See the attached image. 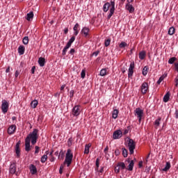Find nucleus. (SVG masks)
Wrapping results in <instances>:
<instances>
[{"mask_svg":"<svg viewBox=\"0 0 178 178\" xmlns=\"http://www.w3.org/2000/svg\"><path fill=\"white\" fill-rule=\"evenodd\" d=\"M145 55H146L145 51H140L139 53V59H140V60H143V59H145Z\"/></svg>","mask_w":178,"mask_h":178,"instance_id":"nucleus-25","label":"nucleus"},{"mask_svg":"<svg viewBox=\"0 0 178 178\" xmlns=\"http://www.w3.org/2000/svg\"><path fill=\"white\" fill-rule=\"evenodd\" d=\"M177 86H178V79L176 78L175 79V86L177 87Z\"/></svg>","mask_w":178,"mask_h":178,"instance_id":"nucleus-64","label":"nucleus"},{"mask_svg":"<svg viewBox=\"0 0 178 178\" xmlns=\"http://www.w3.org/2000/svg\"><path fill=\"white\" fill-rule=\"evenodd\" d=\"M165 79V76H161L159 77V80L157 81V84H161L162 81H163V79Z\"/></svg>","mask_w":178,"mask_h":178,"instance_id":"nucleus-44","label":"nucleus"},{"mask_svg":"<svg viewBox=\"0 0 178 178\" xmlns=\"http://www.w3.org/2000/svg\"><path fill=\"white\" fill-rule=\"evenodd\" d=\"M170 169V162H166V165L164 168H163V172H168Z\"/></svg>","mask_w":178,"mask_h":178,"instance_id":"nucleus-29","label":"nucleus"},{"mask_svg":"<svg viewBox=\"0 0 178 178\" xmlns=\"http://www.w3.org/2000/svg\"><path fill=\"white\" fill-rule=\"evenodd\" d=\"M134 73V61L131 62L128 70V77H131Z\"/></svg>","mask_w":178,"mask_h":178,"instance_id":"nucleus-9","label":"nucleus"},{"mask_svg":"<svg viewBox=\"0 0 178 178\" xmlns=\"http://www.w3.org/2000/svg\"><path fill=\"white\" fill-rule=\"evenodd\" d=\"M67 33H69V29L66 28L64 30V34H67Z\"/></svg>","mask_w":178,"mask_h":178,"instance_id":"nucleus-60","label":"nucleus"},{"mask_svg":"<svg viewBox=\"0 0 178 178\" xmlns=\"http://www.w3.org/2000/svg\"><path fill=\"white\" fill-rule=\"evenodd\" d=\"M91 147V144L86 145L84 154H90V147Z\"/></svg>","mask_w":178,"mask_h":178,"instance_id":"nucleus-32","label":"nucleus"},{"mask_svg":"<svg viewBox=\"0 0 178 178\" xmlns=\"http://www.w3.org/2000/svg\"><path fill=\"white\" fill-rule=\"evenodd\" d=\"M38 62L41 67L45 66V58L40 57Z\"/></svg>","mask_w":178,"mask_h":178,"instance_id":"nucleus-17","label":"nucleus"},{"mask_svg":"<svg viewBox=\"0 0 178 178\" xmlns=\"http://www.w3.org/2000/svg\"><path fill=\"white\" fill-rule=\"evenodd\" d=\"M138 168H143V161H139V163H138Z\"/></svg>","mask_w":178,"mask_h":178,"instance_id":"nucleus-56","label":"nucleus"},{"mask_svg":"<svg viewBox=\"0 0 178 178\" xmlns=\"http://www.w3.org/2000/svg\"><path fill=\"white\" fill-rule=\"evenodd\" d=\"M135 115L137 116L139 123H141V119H143V116L144 115V111L140 108H136L135 110Z\"/></svg>","mask_w":178,"mask_h":178,"instance_id":"nucleus-4","label":"nucleus"},{"mask_svg":"<svg viewBox=\"0 0 178 178\" xmlns=\"http://www.w3.org/2000/svg\"><path fill=\"white\" fill-rule=\"evenodd\" d=\"M63 167L62 165H60V170H59V173H60V175H62V173H63Z\"/></svg>","mask_w":178,"mask_h":178,"instance_id":"nucleus-55","label":"nucleus"},{"mask_svg":"<svg viewBox=\"0 0 178 178\" xmlns=\"http://www.w3.org/2000/svg\"><path fill=\"white\" fill-rule=\"evenodd\" d=\"M115 154L116 156H119V155H120V151H119L118 149H115Z\"/></svg>","mask_w":178,"mask_h":178,"instance_id":"nucleus-50","label":"nucleus"},{"mask_svg":"<svg viewBox=\"0 0 178 178\" xmlns=\"http://www.w3.org/2000/svg\"><path fill=\"white\" fill-rule=\"evenodd\" d=\"M1 111L3 113H7L8 111H9V102H8V101H6V99H3L2 101Z\"/></svg>","mask_w":178,"mask_h":178,"instance_id":"nucleus-5","label":"nucleus"},{"mask_svg":"<svg viewBox=\"0 0 178 178\" xmlns=\"http://www.w3.org/2000/svg\"><path fill=\"white\" fill-rule=\"evenodd\" d=\"M128 147L129 149V154L133 155V154H134V149H136V143L133 139H129L128 140Z\"/></svg>","mask_w":178,"mask_h":178,"instance_id":"nucleus-3","label":"nucleus"},{"mask_svg":"<svg viewBox=\"0 0 178 178\" xmlns=\"http://www.w3.org/2000/svg\"><path fill=\"white\" fill-rule=\"evenodd\" d=\"M38 105V100H33L31 102V108H33V109H35V108H37V106Z\"/></svg>","mask_w":178,"mask_h":178,"instance_id":"nucleus-26","label":"nucleus"},{"mask_svg":"<svg viewBox=\"0 0 178 178\" xmlns=\"http://www.w3.org/2000/svg\"><path fill=\"white\" fill-rule=\"evenodd\" d=\"M74 95V90H70V98H73Z\"/></svg>","mask_w":178,"mask_h":178,"instance_id":"nucleus-47","label":"nucleus"},{"mask_svg":"<svg viewBox=\"0 0 178 178\" xmlns=\"http://www.w3.org/2000/svg\"><path fill=\"white\" fill-rule=\"evenodd\" d=\"M127 162H128L129 165L127 170H129V172H131L133 170V168H134V161L131 160L130 161V159H127Z\"/></svg>","mask_w":178,"mask_h":178,"instance_id":"nucleus-13","label":"nucleus"},{"mask_svg":"<svg viewBox=\"0 0 178 178\" xmlns=\"http://www.w3.org/2000/svg\"><path fill=\"white\" fill-rule=\"evenodd\" d=\"M119 115V110L114 109L112 113L113 119H118V115Z\"/></svg>","mask_w":178,"mask_h":178,"instance_id":"nucleus-23","label":"nucleus"},{"mask_svg":"<svg viewBox=\"0 0 178 178\" xmlns=\"http://www.w3.org/2000/svg\"><path fill=\"white\" fill-rule=\"evenodd\" d=\"M127 45V43H126V42H122L120 44H119V47L120 48H126V46Z\"/></svg>","mask_w":178,"mask_h":178,"instance_id":"nucleus-41","label":"nucleus"},{"mask_svg":"<svg viewBox=\"0 0 178 178\" xmlns=\"http://www.w3.org/2000/svg\"><path fill=\"white\" fill-rule=\"evenodd\" d=\"M38 139V129H34L25 138V151L30 152L31 147L30 146V141L32 145H35L37 143Z\"/></svg>","mask_w":178,"mask_h":178,"instance_id":"nucleus-1","label":"nucleus"},{"mask_svg":"<svg viewBox=\"0 0 178 178\" xmlns=\"http://www.w3.org/2000/svg\"><path fill=\"white\" fill-rule=\"evenodd\" d=\"M50 162H54L55 161V157L54 156H51Z\"/></svg>","mask_w":178,"mask_h":178,"instance_id":"nucleus-59","label":"nucleus"},{"mask_svg":"<svg viewBox=\"0 0 178 178\" xmlns=\"http://www.w3.org/2000/svg\"><path fill=\"white\" fill-rule=\"evenodd\" d=\"M110 8V11L109 14L107 16L108 20H109L112 16H113V13H115V1H111V3L106 2L104 3L103 6V10L104 12L106 13L108 10H109Z\"/></svg>","mask_w":178,"mask_h":178,"instance_id":"nucleus-2","label":"nucleus"},{"mask_svg":"<svg viewBox=\"0 0 178 178\" xmlns=\"http://www.w3.org/2000/svg\"><path fill=\"white\" fill-rule=\"evenodd\" d=\"M19 74H20V72H19L17 70L15 71V77H19Z\"/></svg>","mask_w":178,"mask_h":178,"instance_id":"nucleus-58","label":"nucleus"},{"mask_svg":"<svg viewBox=\"0 0 178 178\" xmlns=\"http://www.w3.org/2000/svg\"><path fill=\"white\" fill-rule=\"evenodd\" d=\"M175 31H176V29H175V27L171 26V27L169 29V30H168V34L169 35H173V34H175Z\"/></svg>","mask_w":178,"mask_h":178,"instance_id":"nucleus-28","label":"nucleus"},{"mask_svg":"<svg viewBox=\"0 0 178 178\" xmlns=\"http://www.w3.org/2000/svg\"><path fill=\"white\" fill-rule=\"evenodd\" d=\"M80 106L79 105H76L75 106L73 109H72V115L74 116H79V115H80Z\"/></svg>","mask_w":178,"mask_h":178,"instance_id":"nucleus-11","label":"nucleus"},{"mask_svg":"<svg viewBox=\"0 0 178 178\" xmlns=\"http://www.w3.org/2000/svg\"><path fill=\"white\" fill-rule=\"evenodd\" d=\"M64 157H65V152H63V150L61 149L58 154V159H63Z\"/></svg>","mask_w":178,"mask_h":178,"instance_id":"nucleus-37","label":"nucleus"},{"mask_svg":"<svg viewBox=\"0 0 178 178\" xmlns=\"http://www.w3.org/2000/svg\"><path fill=\"white\" fill-rule=\"evenodd\" d=\"M108 149H109V147L108 146H106V148H104V153L105 154H108Z\"/></svg>","mask_w":178,"mask_h":178,"instance_id":"nucleus-57","label":"nucleus"},{"mask_svg":"<svg viewBox=\"0 0 178 178\" xmlns=\"http://www.w3.org/2000/svg\"><path fill=\"white\" fill-rule=\"evenodd\" d=\"M96 167L97 169H98V168H99V158H97L96 159Z\"/></svg>","mask_w":178,"mask_h":178,"instance_id":"nucleus-49","label":"nucleus"},{"mask_svg":"<svg viewBox=\"0 0 178 178\" xmlns=\"http://www.w3.org/2000/svg\"><path fill=\"white\" fill-rule=\"evenodd\" d=\"M80 28V25L79 24V23H76L74 28H73V30H74V35H78L79 34V29Z\"/></svg>","mask_w":178,"mask_h":178,"instance_id":"nucleus-18","label":"nucleus"},{"mask_svg":"<svg viewBox=\"0 0 178 178\" xmlns=\"http://www.w3.org/2000/svg\"><path fill=\"white\" fill-rule=\"evenodd\" d=\"M35 73V66H33L31 68V74H34Z\"/></svg>","mask_w":178,"mask_h":178,"instance_id":"nucleus-51","label":"nucleus"},{"mask_svg":"<svg viewBox=\"0 0 178 178\" xmlns=\"http://www.w3.org/2000/svg\"><path fill=\"white\" fill-rule=\"evenodd\" d=\"M24 51H25L24 46L20 45L18 47V53L19 54V55H24Z\"/></svg>","mask_w":178,"mask_h":178,"instance_id":"nucleus-22","label":"nucleus"},{"mask_svg":"<svg viewBox=\"0 0 178 178\" xmlns=\"http://www.w3.org/2000/svg\"><path fill=\"white\" fill-rule=\"evenodd\" d=\"M126 70H127V69L126 67L122 68V73H126Z\"/></svg>","mask_w":178,"mask_h":178,"instance_id":"nucleus-62","label":"nucleus"},{"mask_svg":"<svg viewBox=\"0 0 178 178\" xmlns=\"http://www.w3.org/2000/svg\"><path fill=\"white\" fill-rule=\"evenodd\" d=\"M115 172L118 175V173H120V167L117 164V166L115 167Z\"/></svg>","mask_w":178,"mask_h":178,"instance_id":"nucleus-42","label":"nucleus"},{"mask_svg":"<svg viewBox=\"0 0 178 178\" xmlns=\"http://www.w3.org/2000/svg\"><path fill=\"white\" fill-rule=\"evenodd\" d=\"M16 162H14L10 165L9 172L10 175H15L16 174Z\"/></svg>","mask_w":178,"mask_h":178,"instance_id":"nucleus-10","label":"nucleus"},{"mask_svg":"<svg viewBox=\"0 0 178 178\" xmlns=\"http://www.w3.org/2000/svg\"><path fill=\"white\" fill-rule=\"evenodd\" d=\"M117 165H118L120 169L122 170L126 169V164L124 162H119Z\"/></svg>","mask_w":178,"mask_h":178,"instance_id":"nucleus-30","label":"nucleus"},{"mask_svg":"<svg viewBox=\"0 0 178 178\" xmlns=\"http://www.w3.org/2000/svg\"><path fill=\"white\" fill-rule=\"evenodd\" d=\"M73 140H72V138H70L67 140V144L69 145V147L72 146Z\"/></svg>","mask_w":178,"mask_h":178,"instance_id":"nucleus-46","label":"nucleus"},{"mask_svg":"<svg viewBox=\"0 0 178 178\" xmlns=\"http://www.w3.org/2000/svg\"><path fill=\"white\" fill-rule=\"evenodd\" d=\"M176 60H177V58L176 57H172V58H170L169 60H168V63L170 65H173V63H175V62H176Z\"/></svg>","mask_w":178,"mask_h":178,"instance_id":"nucleus-34","label":"nucleus"},{"mask_svg":"<svg viewBox=\"0 0 178 178\" xmlns=\"http://www.w3.org/2000/svg\"><path fill=\"white\" fill-rule=\"evenodd\" d=\"M106 75V69H102L100 71V76H104Z\"/></svg>","mask_w":178,"mask_h":178,"instance_id":"nucleus-40","label":"nucleus"},{"mask_svg":"<svg viewBox=\"0 0 178 178\" xmlns=\"http://www.w3.org/2000/svg\"><path fill=\"white\" fill-rule=\"evenodd\" d=\"M81 34L85 38H90V29L88 27H83L81 31Z\"/></svg>","mask_w":178,"mask_h":178,"instance_id":"nucleus-6","label":"nucleus"},{"mask_svg":"<svg viewBox=\"0 0 178 178\" xmlns=\"http://www.w3.org/2000/svg\"><path fill=\"white\" fill-rule=\"evenodd\" d=\"M15 152L17 156L19 158L20 156V140L15 145Z\"/></svg>","mask_w":178,"mask_h":178,"instance_id":"nucleus-14","label":"nucleus"},{"mask_svg":"<svg viewBox=\"0 0 178 178\" xmlns=\"http://www.w3.org/2000/svg\"><path fill=\"white\" fill-rule=\"evenodd\" d=\"M29 170H30L31 175H36L37 167H35V165H34L33 164H31L29 166Z\"/></svg>","mask_w":178,"mask_h":178,"instance_id":"nucleus-15","label":"nucleus"},{"mask_svg":"<svg viewBox=\"0 0 178 178\" xmlns=\"http://www.w3.org/2000/svg\"><path fill=\"white\" fill-rule=\"evenodd\" d=\"M22 42L24 45H27L29 44V36H25L22 40Z\"/></svg>","mask_w":178,"mask_h":178,"instance_id":"nucleus-38","label":"nucleus"},{"mask_svg":"<svg viewBox=\"0 0 178 178\" xmlns=\"http://www.w3.org/2000/svg\"><path fill=\"white\" fill-rule=\"evenodd\" d=\"M74 40H76V37L72 36L68 41V42L67 43V45L72 47V44H73V42H74Z\"/></svg>","mask_w":178,"mask_h":178,"instance_id":"nucleus-31","label":"nucleus"},{"mask_svg":"<svg viewBox=\"0 0 178 178\" xmlns=\"http://www.w3.org/2000/svg\"><path fill=\"white\" fill-rule=\"evenodd\" d=\"M122 155H123L124 158H127V155H128L127 149H126V148L123 147L122 149Z\"/></svg>","mask_w":178,"mask_h":178,"instance_id":"nucleus-39","label":"nucleus"},{"mask_svg":"<svg viewBox=\"0 0 178 178\" xmlns=\"http://www.w3.org/2000/svg\"><path fill=\"white\" fill-rule=\"evenodd\" d=\"M162 120V118L159 117L158 119H156L154 121V127L155 129H158L159 127V125L161 124V121Z\"/></svg>","mask_w":178,"mask_h":178,"instance_id":"nucleus-20","label":"nucleus"},{"mask_svg":"<svg viewBox=\"0 0 178 178\" xmlns=\"http://www.w3.org/2000/svg\"><path fill=\"white\" fill-rule=\"evenodd\" d=\"M129 133V129H124L123 134L125 136V134H127Z\"/></svg>","mask_w":178,"mask_h":178,"instance_id":"nucleus-61","label":"nucleus"},{"mask_svg":"<svg viewBox=\"0 0 178 178\" xmlns=\"http://www.w3.org/2000/svg\"><path fill=\"white\" fill-rule=\"evenodd\" d=\"M175 71L178 72V62L175 63Z\"/></svg>","mask_w":178,"mask_h":178,"instance_id":"nucleus-54","label":"nucleus"},{"mask_svg":"<svg viewBox=\"0 0 178 178\" xmlns=\"http://www.w3.org/2000/svg\"><path fill=\"white\" fill-rule=\"evenodd\" d=\"M105 47H109L111 45V39H107L104 42Z\"/></svg>","mask_w":178,"mask_h":178,"instance_id":"nucleus-43","label":"nucleus"},{"mask_svg":"<svg viewBox=\"0 0 178 178\" xmlns=\"http://www.w3.org/2000/svg\"><path fill=\"white\" fill-rule=\"evenodd\" d=\"M72 161H73V159L65 157L64 163H66L67 166L69 168V166L72 165Z\"/></svg>","mask_w":178,"mask_h":178,"instance_id":"nucleus-21","label":"nucleus"},{"mask_svg":"<svg viewBox=\"0 0 178 178\" xmlns=\"http://www.w3.org/2000/svg\"><path fill=\"white\" fill-rule=\"evenodd\" d=\"M81 79H84L86 77V70H83L81 72Z\"/></svg>","mask_w":178,"mask_h":178,"instance_id":"nucleus-45","label":"nucleus"},{"mask_svg":"<svg viewBox=\"0 0 178 178\" xmlns=\"http://www.w3.org/2000/svg\"><path fill=\"white\" fill-rule=\"evenodd\" d=\"M15 133H16V126L15 124H12L8 129V134L12 136V134H15Z\"/></svg>","mask_w":178,"mask_h":178,"instance_id":"nucleus-12","label":"nucleus"},{"mask_svg":"<svg viewBox=\"0 0 178 178\" xmlns=\"http://www.w3.org/2000/svg\"><path fill=\"white\" fill-rule=\"evenodd\" d=\"M33 17H34V13H33V11H31L26 15V20H28V22H31V20H33Z\"/></svg>","mask_w":178,"mask_h":178,"instance_id":"nucleus-19","label":"nucleus"},{"mask_svg":"<svg viewBox=\"0 0 178 178\" xmlns=\"http://www.w3.org/2000/svg\"><path fill=\"white\" fill-rule=\"evenodd\" d=\"M74 52H76V51L74 50V49H71L70 51V54L71 55H74Z\"/></svg>","mask_w":178,"mask_h":178,"instance_id":"nucleus-53","label":"nucleus"},{"mask_svg":"<svg viewBox=\"0 0 178 178\" xmlns=\"http://www.w3.org/2000/svg\"><path fill=\"white\" fill-rule=\"evenodd\" d=\"M170 99V93L167 92L163 97V102H168Z\"/></svg>","mask_w":178,"mask_h":178,"instance_id":"nucleus-27","label":"nucleus"},{"mask_svg":"<svg viewBox=\"0 0 178 178\" xmlns=\"http://www.w3.org/2000/svg\"><path fill=\"white\" fill-rule=\"evenodd\" d=\"M122 136H123V133L120 129H118L113 132V138L114 140H118L119 138H122Z\"/></svg>","mask_w":178,"mask_h":178,"instance_id":"nucleus-7","label":"nucleus"},{"mask_svg":"<svg viewBox=\"0 0 178 178\" xmlns=\"http://www.w3.org/2000/svg\"><path fill=\"white\" fill-rule=\"evenodd\" d=\"M69 48H70V46L66 44L64 49H63L62 54L63 56L66 55V53L67 52V49H69Z\"/></svg>","mask_w":178,"mask_h":178,"instance_id":"nucleus-36","label":"nucleus"},{"mask_svg":"<svg viewBox=\"0 0 178 178\" xmlns=\"http://www.w3.org/2000/svg\"><path fill=\"white\" fill-rule=\"evenodd\" d=\"M99 54V51H96L92 53L93 56H98V54Z\"/></svg>","mask_w":178,"mask_h":178,"instance_id":"nucleus-52","label":"nucleus"},{"mask_svg":"<svg viewBox=\"0 0 178 178\" xmlns=\"http://www.w3.org/2000/svg\"><path fill=\"white\" fill-rule=\"evenodd\" d=\"M125 8H126L127 10H128V12H129V13H133L134 12V8L133 7V5H131L130 3H127L125 6Z\"/></svg>","mask_w":178,"mask_h":178,"instance_id":"nucleus-16","label":"nucleus"},{"mask_svg":"<svg viewBox=\"0 0 178 178\" xmlns=\"http://www.w3.org/2000/svg\"><path fill=\"white\" fill-rule=\"evenodd\" d=\"M65 158H71L73 159V153H72V149H67Z\"/></svg>","mask_w":178,"mask_h":178,"instance_id":"nucleus-24","label":"nucleus"},{"mask_svg":"<svg viewBox=\"0 0 178 178\" xmlns=\"http://www.w3.org/2000/svg\"><path fill=\"white\" fill-rule=\"evenodd\" d=\"M140 90L143 95L147 94V92L148 91V83L144 82L142 83Z\"/></svg>","mask_w":178,"mask_h":178,"instance_id":"nucleus-8","label":"nucleus"},{"mask_svg":"<svg viewBox=\"0 0 178 178\" xmlns=\"http://www.w3.org/2000/svg\"><path fill=\"white\" fill-rule=\"evenodd\" d=\"M175 118L178 119V110L175 111Z\"/></svg>","mask_w":178,"mask_h":178,"instance_id":"nucleus-63","label":"nucleus"},{"mask_svg":"<svg viewBox=\"0 0 178 178\" xmlns=\"http://www.w3.org/2000/svg\"><path fill=\"white\" fill-rule=\"evenodd\" d=\"M35 154H38V152H40V147L35 146Z\"/></svg>","mask_w":178,"mask_h":178,"instance_id":"nucleus-48","label":"nucleus"},{"mask_svg":"<svg viewBox=\"0 0 178 178\" xmlns=\"http://www.w3.org/2000/svg\"><path fill=\"white\" fill-rule=\"evenodd\" d=\"M142 74L143 76H147V74H148V67L145 66L143 67Z\"/></svg>","mask_w":178,"mask_h":178,"instance_id":"nucleus-35","label":"nucleus"},{"mask_svg":"<svg viewBox=\"0 0 178 178\" xmlns=\"http://www.w3.org/2000/svg\"><path fill=\"white\" fill-rule=\"evenodd\" d=\"M48 159V156L47 154H44L40 159V162H42V163H45V162H47V160Z\"/></svg>","mask_w":178,"mask_h":178,"instance_id":"nucleus-33","label":"nucleus"}]
</instances>
